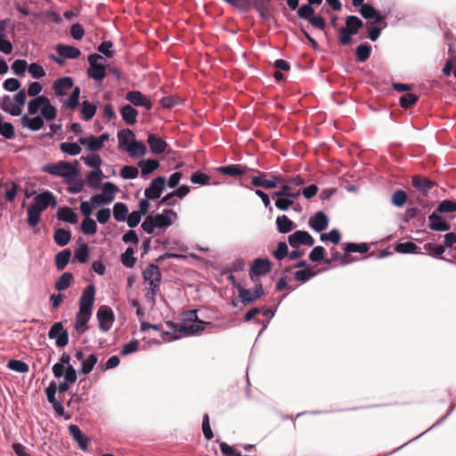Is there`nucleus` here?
Instances as JSON below:
<instances>
[{"mask_svg":"<svg viewBox=\"0 0 456 456\" xmlns=\"http://www.w3.org/2000/svg\"><path fill=\"white\" fill-rule=\"evenodd\" d=\"M95 299V286L89 284L82 292L79 299V310L76 315L74 328L82 335L88 329L87 323L92 316L93 306Z\"/></svg>","mask_w":456,"mask_h":456,"instance_id":"f257e3e1","label":"nucleus"},{"mask_svg":"<svg viewBox=\"0 0 456 456\" xmlns=\"http://www.w3.org/2000/svg\"><path fill=\"white\" fill-rule=\"evenodd\" d=\"M53 89L57 96H64L70 89H73L69 98L62 102V106L71 110L78 107L81 91L78 86L74 87L72 77H63L57 79L53 85Z\"/></svg>","mask_w":456,"mask_h":456,"instance_id":"f03ea898","label":"nucleus"},{"mask_svg":"<svg viewBox=\"0 0 456 456\" xmlns=\"http://www.w3.org/2000/svg\"><path fill=\"white\" fill-rule=\"evenodd\" d=\"M144 282L147 284L145 289V299L151 305L156 304V297L160 290L161 272L159 265L150 264L142 272Z\"/></svg>","mask_w":456,"mask_h":456,"instance_id":"7ed1b4c3","label":"nucleus"},{"mask_svg":"<svg viewBox=\"0 0 456 456\" xmlns=\"http://www.w3.org/2000/svg\"><path fill=\"white\" fill-rule=\"evenodd\" d=\"M56 116L57 110L48 99L47 102L41 110V116L30 117L28 114H24L20 118V123L23 127L30 131H38L45 125L44 119L46 121H52L56 118Z\"/></svg>","mask_w":456,"mask_h":456,"instance_id":"20e7f679","label":"nucleus"},{"mask_svg":"<svg viewBox=\"0 0 456 456\" xmlns=\"http://www.w3.org/2000/svg\"><path fill=\"white\" fill-rule=\"evenodd\" d=\"M42 171L53 176L61 177L67 183L73 182L78 175L77 170L69 162L63 160L45 165Z\"/></svg>","mask_w":456,"mask_h":456,"instance_id":"39448f33","label":"nucleus"},{"mask_svg":"<svg viewBox=\"0 0 456 456\" xmlns=\"http://www.w3.org/2000/svg\"><path fill=\"white\" fill-rule=\"evenodd\" d=\"M102 55L93 53L88 56L89 68L87 74L94 80L102 81L106 76L105 65L102 62Z\"/></svg>","mask_w":456,"mask_h":456,"instance_id":"423d86ee","label":"nucleus"},{"mask_svg":"<svg viewBox=\"0 0 456 456\" xmlns=\"http://www.w3.org/2000/svg\"><path fill=\"white\" fill-rule=\"evenodd\" d=\"M118 191V186L111 183L106 182L99 194H95L91 198V202L94 205L110 204L115 200V195Z\"/></svg>","mask_w":456,"mask_h":456,"instance_id":"0eeeda50","label":"nucleus"},{"mask_svg":"<svg viewBox=\"0 0 456 456\" xmlns=\"http://www.w3.org/2000/svg\"><path fill=\"white\" fill-rule=\"evenodd\" d=\"M235 288L239 292V297L241 302L245 305L260 298L261 296L264 294V289L260 282H256V288L254 289H245L240 284H236Z\"/></svg>","mask_w":456,"mask_h":456,"instance_id":"6e6552de","label":"nucleus"},{"mask_svg":"<svg viewBox=\"0 0 456 456\" xmlns=\"http://www.w3.org/2000/svg\"><path fill=\"white\" fill-rule=\"evenodd\" d=\"M166 324L167 326L174 330L175 332L181 333L183 336L198 335L205 329V326L202 322H200V323L191 324H181L174 323L172 322H167Z\"/></svg>","mask_w":456,"mask_h":456,"instance_id":"1a4fd4ad","label":"nucleus"},{"mask_svg":"<svg viewBox=\"0 0 456 456\" xmlns=\"http://www.w3.org/2000/svg\"><path fill=\"white\" fill-rule=\"evenodd\" d=\"M50 339H55V344L58 347H64L69 343V333L63 328L61 322H55L48 332Z\"/></svg>","mask_w":456,"mask_h":456,"instance_id":"9d476101","label":"nucleus"},{"mask_svg":"<svg viewBox=\"0 0 456 456\" xmlns=\"http://www.w3.org/2000/svg\"><path fill=\"white\" fill-rule=\"evenodd\" d=\"M97 319L99 321V329L103 332H107L110 330L115 321L114 313L110 306L102 305L97 311Z\"/></svg>","mask_w":456,"mask_h":456,"instance_id":"9b49d317","label":"nucleus"},{"mask_svg":"<svg viewBox=\"0 0 456 456\" xmlns=\"http://www.w3.org/2000/svg\"><path fill=\"white\" fill-rule=\"evenodd\" d=\"M305 183V180L301 175H296L286 183H283L280 185V191L283 192V196L298 198L300 196V189L297 191H293V188H297Z\"/></svg>","mask_w":456,"mask_h":456,"instance_id":"f8f14e48","label":"nucleus"},{"mask_svg":"<svg viewBox=\"0 0 456 456\" xmlns=\"http://www.w3.org/2000/svg\"><path fill=\"white\" fill-rule=\"evenodd\" d=\"M167 185L166 178L163 176H158L154 178L150 186L145 189L144 195L147 199L157 200L161 196L162 191L165 190Z\"/></svg>","mask_w":456,"mask_h":456,"instance_id":"ddd939ff","label":"nucleus"},{"mask_svg":"<svg viewBox=\"0 0 456 456\" xmlns=\"http://www.w3.org/2000/svg\"><path fill=\"white\" fill-rule=\"evenodd\" d=\"M289 244L296 248L300 245L313 246L314 240L312 235L306 231H296L288 238Z\"/></svg>","mask_w":456,"mask_h":456,"instance_id":"4468645a","label":"nucleus"},{"mask_svg":"<svg viewBox=\"0 0 456 456\" xmlns=\"http://www.w3.org/2000/svg\"><path fill=\"white\" fill-rule=\"evenodd\" d=\"M126 100L134 106L143 107L146 110L152 109V102L140 91H128L126 94Z\"/></svg>","mask_w":456,"mask_h":456,"instance_id":"2eb2a0df","label":"nucleus"},{"mask_svg":"<svg viewBox=\"0 0 456 456\" xmlns=\"http://www.w3.org/2000/svg\"><path fill=\"white\" fill-rule=\"evenodd\" d=\"M32 205L43 212L49 206L55 207L57 202L53 194L51 191H45L35 196Z\"/></svg>","mask_w":456,"mask_h":456,"instance_id":"dca6fc26","label":"nucleus"},{"mask_svg":"<svg viewBox=\"0 0 456 456\" xmlns=\"http://www.w3.org/2000/svg\"><path fill=\"white\" fill-rule=\"evenodd\" d=\"M309 226L316 232L325 231L329 226V218L322 211L316 212L309 219Z\"/></svg>","mask_w":456,"mask_h":456,"instance_id":"f3484780","label":"nucleus"},{"mask_svg":"<svg viewBox=\"0 0 456 456\" xmlns=\"http://www.w3.org/2000/svg\"><path fill=\"white\" fill-rule=\"evenodd\" d=\"M217 171L225 175L229 176H241L248 171H253V168L248 167L247 166H240L236 164L222 166L217 167Z\"/></svg>","mask_w":456,"mask_h":456,"instance_id":"a211bd4d","label":"nucleus"},{"mask_svg":"<svg viewBox=\"0 0 456 456\" xmlns=\"http://www.w3.org/2000/svg\"><path fill=\"white\" fill-rule=\"evenodd\" d=\"M69 431L72 438L77 443L79 448L82 451H86L90 442L89 436L83 434L79 427L74 424L69 425Z\"/></svg>","mask_w":456,"mask_h":456,"instance_id":"6ab92c4d","label":"nucleus"},{"mask_svg":"<svg viewBox=\"0 0 456 456\" xmlns=\"http://www.w3.org/2000/svg\"><path fill=\"white\" fill-rule=\"evenodd\" d=\"M435 184L434 182L425 176L415 175L412 177V186L424 196L428 194Z\"/></svg>","mask_w":456,"mask_h":456,"instance_id":"aec40b11","label":"nucleus"},{"mask_svg":"<svg viewBox=\"0 0 456 456\" xmlns=\"http://www.w3.org/2000/svg\"><path fill=\"white\" fill-rule=\"evenodd\" d=\"M428 228L436 232H446L450 230V224L435 211L428 216Z\"/></svg>","mask_w":456,"mask_h":456,"instance_id":"412c9836","label":"nucleus"},{"mask_svg":"<svg viewBox=\"0 0 456 456\" xmlns=\"http://www.w3.org/2000/svg\"><path fill=\"white\" fill-rule=\"evenodd\" d=\"M147 142L151 152L157 155L162 154L167 147L166 141L155 134H150L148 135Z\"/></svg>","mask_w":456,"mask_h":456,"instance_id":"4be33fe9","label":"nucleus"},{"mask_svg":"<svg viewBox=\"0 0 456 456\" xmlns=\"http://www.w3.org/2000/svg\"><path fill=\"white\" fill-rule=\"evenodd\" d=\"M272 269V263L269 259H263V258H256L254 260L251 267L250 272L254 275H265L268 273Z\"/></svg>","mask_w":456,"mask_h":456,"instance_id":"5701e85b","label":"nucleus"},{"mask_svg":"<svg viewBox=\"0 0 456 456\" xmlns=\"http://www.w3.org/2000/svg\"><path fill=\"white\" fill-rule=\"evenodd\" d=\"M170 215L176 216V213L171 209L165 210L161 214L152 216L153 221L158 229H165L172 224Z\"/></svg>","mask_w":456,"mask_h":456,"instance_id":"b1692460","label":"nucleus"},{"mask_svg":"<svg viewBox=\"0 0 456 456\" xmlns=\"http://www.w3.org/2000/svg\"><path fill=\"white\" fill-rule=\"evenodd\" d=\"M57 53L63 59H77L81 52L78 48L68 45L60 44L56 46Z\"/></svg>","mask_w":456,"mask_h":456,"instance_id":"393cba45","label":"nucleus"},{"mask_svg":"<svg viewBox=\"0 0 456 456\" xmlns=\"http://www.w3.org/2000/svg\"><path fill=\"white\" fill-rule=\"evenodd\" d=\"M0 102V108L4 112H7L13 117H17L21 114L22 109H20V106H16L13 100L9 95H4Z\"/></svg>","mask_w":456,"mask_h":456,"instance_id":"a878e982","label":"nucleus"},{"mask_svg":"<svg viewBox=\"0 0 456 456\" xmlns=\"http://www.w3.org/2000/svg\"><path fill=\"white\" fill-rule=\"evenodd\" d=\"M254 173H256L257 175L254 176L251 179V183L256 187H263L265 189H274L277 187V183L273 180H269L265 178V175L261 174L260 171L256 169H253Z\"/></svg>","mask_w":456,"mask_h":456,"instance_id":"bb28decb","label":"nucleus"},{"mask_svg":"<svg viewBox=\"0 0 456 456\" xmlns=\"http://www.w3.org/2000/svg\"><path fill=\"white\" fill-rule=\"evenodd\" d=\"M120 115L127 125L132 126L137 121L138 111L130 104H126L120 109Z\"/></svg>","mask_w":456,"mask_h":456,"instance_id":"cd10ccee","label":"nucleus"},{"mask_svg":"<svg viewBox=\"0 0 456 456\" xmlns=\"http://www.w3.org/2000/svg\"><path fill=\"white\" fill-rule=\"evenodd\" d=\"M57 218L71 224L77 223V215L69 207L61 208L57 212Z\"/></svg>","mask_w":456,"mask_h":456,"instance_id":"c85d7f7f","label":"nucleus"},{"mask_svg":"<svg viewBox=\"0 0 456 456\" xmlns=\"http://www.w3.org/2000/svg\"><path fill=\"white\" fill-rule=\"evenodd\" d=\"M47 100L48 98L45 95L37 96L30 100L28 104V115H36L39 110L41 111Z\"/></svg>","mask_w":456,"mask_h":456,"instance_id":"c756f323","label":"nucleus"},{"mask_svg":"<svg viewBox=\"0 0 456 456\" xmlns=\"http://www.w3.org/2000/svg\"><path fill=\"white\" fill-rule=\"evenodd\" d=\"M126 151H127L132 158L142 157L146 154V146L142 142L134 140L126 147Z\"/></svg>","mask_w":456,"mask_h":456,"instance_id":"7c9ffc66","label":"nucleus"},{"mask_svg":"<svg viewBox=\"0 0 456 456\" xmlns=\"http://www.w3.org/2000/svg\"><path fill=\"white\" fill-rule=\"evenodd\" d=\"M277 230L280 233H289L297 225L285 215L278 216L276 218Z\"/></svg>","mask_w":456,"mask_h":456,"instance_id":"2f4dec72","label":"nucleus"},{"mask_svg":"<svg viewBox=\"0 0 456 456\" xmlns=\"http://www.w3.org/2000/svg\"><path fill=\"white\" fill-rule=\"evenodd\" d=\"M138 167L141 168L142 176H146L159 167V162L156 159H143L138 162Z\"/></svg>","mask_w":456,"mask_h":456,"instance_id":"473e14b6","label":"nucleus"},{"mask_svg":"<svg viewBox=\"0 0 456 456\" xmlns=\"http://www.w3.org/2000/svg\"><path fill=\"white\" fill-rule=\"evenodd\" d=\"M360 13L364 19H375L374 21L376 22H379L384 19V16L380 15L373 6L368 4H362Z\"/></svg>","mask_w":456,"mask_h":456,"instance_id":"72a5a7b5","label":"nucleus"},{"mask_svg":"<svg viewBox=\"0 0 456 456\" xmlns=\"http://www.w3.org/2000/svg\"><path fill=\"white\" fill-rule=\"evenodd\" d=\"M363 26V22L357 16L350 15L346 17V26L343 27L349 33L355 35L359 29Z\"/></svg>","mask_w":456,"mask_h":456,"instance_id":"f704fd0d","label":"nucleus"},{"mask_svg":"<svg viewBox=\"0 0 456 456\" xmlns=\"http://www.w3.org/2000/svg\"><path fill=\"white\" fill-rule=\"evenodd\" d=\"M135 134L130 129H123L118 133V140L119 148L126 151V147L134 141Z\"/></svg>","mask_w":456,"mask_h":456,"instance_id":"c9c22d12","label":"nucleus"},{"mask_svg":"<svg viewBox=\"0 0 456 456\" xmlns=\"http://www.w3.org/2000/svg\"><path fill=\"white\" fill-rule=\"evenodd\" d=\"M96 112V105L89 101H84L81 105V118L85 121L91 120Z\"/></svg>","mask_w":456,"mask_h":456,"instance_id":"e433bc0d","label":"nucleus"},{"mask_svg":"<svg viewBox=\"0 0 456 456\" xmlns=\"http://www.w3.org/2000/svg\"><path fill=\"white\" fill-rule=\"evenodd\" d=\"M71 238V232L68 230L59 228L54 232L53 240L58 246H66Z\"/></svg>","mask_w":456,"mask_h":456,"instance_id":"4c0bfd02","label":"nucleus"},{"mask_svg":"<svg viewBox=\"0 0 456 456\" xmlns=\"http://www.w3.org/2000/svg\"><path fill=\"white\" fill-rule=\"evenodd\" d=\"M89 257V248L87 244L81 243L74 252L73 262L77 261L80 264L86 263Z\"/></svg>","mask_w":456,"mask_h":456,"instance_id":"58836bf2","label":"nucleus"},{"mask_svg":"<svg viewBox=\"0 0 456 456\" xmlns=\"http://www.w3.org/2000/svg\"><path fill=\"white\" fill-rule=\"evenodd\" d=\"M71 252L69 249H64L58 252L55 256V266L59 271L63 270L70 260Z\"/></svg>","mask_w":456,"mask_h":456,"instance_id":"ea45409f","label":"nucleus"},{"mask_svg":"<svg viewBox=\"0 0 456 456\" xmlns=\"http://www.w3.org/2000/svg\"><path fill=\"white\" fill-rule=\"evenodd\" d=\"M103 177L102 170H93L86 175V181L91 188H97Z\"/></svg>","mask_w":456,"mask_h":456,"instance_id":"a19ab883","label":"nucleus"},{"mask_svg":"<svg viewBox=\"0 0 456 456\" xmlns=\"http://www.w3.org/2000/svg\"><path fill=\"white\" fill-rule=\"evenodd\" d=\"M27 213H28V218H27L28 224L31 227L37 226L41 218V214H42L41 209H38L37 208L34 207L33 205H30L27 209Z\"/></svg>","mask_w":456,"mask_h":456,"instance_id":"79ce46f5","label":"nucleus"},{"mask_svg":"<svg viewBox=\"0 0 456 456\" xmlns=\"http://www.w3.org/2000/svg\"><path fill=\"white\" fill-rule=\"evenodd\" d=\"M97 361L98 358L96 354H90L86 359L82 361V367L78 373L85 375L89 374L94 370V367L97 363Z\"/></svg>","mask_w":456,"mask_h":456,"instance_id":"37998d69","label":"nucleus"},{"mask_svg":"<svg viewBox=\"0 0 456 456\" xmlns=\"http://www.w3.org/2000/svg\"><path fill=\"white\" fill-rule=\"evenodd\" d=\"M128 215V208L123 202H117L113 207V216L118 222H124Z\"/></svg>","mask_w":456,"mask_h":456,"instance_id":"c03bdc74","label":"nucleus"},{"mask_svg":"<svg viewBox=\"0 0 456 456\" xmlns=\"http://www.w3.org/2000/svg\"><path fill=\"white\" fill-rule=\"evenodd\" d=\"M73 281V274L71 273H63L56 281L55 288L59 291L67 289Z\"/></svg>","mask_w":456,"mask_h":456,"instance_id":"a18cd8bd","label":"nucleus"},{"mask_svg":"<svg viewBox=\"0 0 456 456\" xmlns=\"http://www.w3.org/2000/svg\"><path fill=\"white\" fill-rule=\"evenodd\" d=\"M149 329H152L154 330H157V331H160L161 332V338L164 341H172V340H175L176 338H178L177 336H172L170 334V332L168 331H162L161 330V328L159 325L158 324H151V323H149V322H142V331H145Z\"/></svg>","mask_w":456,"mask_h":456,"instance_id":"49530a36","label":"nucleus"},{"mask_svg":"<svg viewBox=\"0 0 456 456\" xmlns=\"http://www.w3.org/2000/svg\"><path fill=\"white\" fill-rule=\"evenodd\" d=\"M81 160L89 167L94 168V170H102V159L98 154H90L87 156H82Z\"/></svg>","mask_w":456,"mask_h":456,"instance_id":"de8ad7c7","label":"nucleus"},{"mask_svg":"<svg viewBox=\"0 0 456 456\" xmlns=\"http://www.w3.org/2000/svg\"><path fill=\"white\" fill-rule=\"evenodd\" d=\"M79 142L83 145H87L88 150L91 151H97L102 148L101 142L98 141V138L94 135H90L88 137H80Z\"/></svg>","mask_w":456,"mask_h":456,"instance_id":"09e8293b","label":"nucleus"},{"mask_svg":"<svg viewBox=\"0 0 456 456\" xmlns=\"http://www.w3.org/2000/svg\"><path fill=\"white\" fill-rule=\"evenodd\" d=\"M418 249H419V248L411 241L398 243L395 246V250L402 254L419 253Z\"/></svg>","mask_w":456,"mask_h":456,"instance_id":"8fccbe9b","label":"nucleus"},{"mask_svg":"<svg viewBox=\"0 0 456 456\" xmlns=\"http://www.w3.org/2000/svg\"><path fill=\"white\" fill-rule=\"evenodd\" d=\"M60 149L62 152L70 156L78 155L81 151V147L77 142H61Z\"/></svg>","mask_w":456,"mask_h":456,"instance_id":"3c124183","label":"nucleus"},{"mask_svg":"<svg viewBox=\"0 0 456 456\" xmlns=\"http://www.w3.org/2000/svg\"><path fill=\"white\" fill-rule=\"evenodd\" d=\"M371 46L368 44H362L355 50L356 58L359 61L363 62L370 58Z\"/></svg>","mask_w":456,"mask_h":456,"instance_id":"603ef678","label":"nucleus"},{"mask_svg":"<svg viewBox=\"0 0 456 456\" xmlns=\"http://www.w3.org/2000/svg\"><path fill=\"white\" fill-rule=\"evenodd\" d=\"M7 368L19 373H26L29 370L28 365L25 362L14 359L8 362Z\"/></svg>","mask_w":456,"mask_h":456,"instance_id":"864d4df0","label":"nucleus"},{"mask_svg":"<svg viewBox=\"0 0 456 456\" xmlns=\"http://www.w3.org/2000/svg\"><path fill=\"white\" fill-rule=\"evenodd\" d=\"M442 214H450L456 212V202L453 200H444L441 201L436 210Z\"/></svg>","mask_w":456,"mask_h":456,"instance_id":"5fc2aeb1","label":"nucleus"},{"mask_svg":"<svg viewBox=\"0 0 456 456\" xmlns=\"http://www.w3.org/2000/svg\"><path fill=\"white\" fill-rule=\"evenodd\" d=\"M134 251L132 248H127L126 251L121 255V262L122 264L129 268L134 267L136 262V258L134 257Z\"/></svg>","mask_w":456,"mask_h":456,"instance_id":"6e6d98bb","label":"nucleus"},{"mask_svg":"<svg viewBox=\"0 0 456 456\" xmlns=\"http://www.w3.org/2000/svg\"><path fill=\"white\" fill-rule=\"evenodd\" d=\"M81 230L85 234H94L97 231L96 222L90 217L85 218L81 224Z\"/></svg>","mask_w":456,"mask_h":456,"instance_id":"4d7b16f0","label":"nucleus"},{"mask_svg":"<svg viewBox=\"0 0 456 456\" xmlns=\"http://www.w3.org/2000/svg\"><path fill=\"white\" fill-rule=\"evenodd\" d=\"M12 72L17 76H24L28 69V62L25 60H15L12 64Z\"/></svg>","mask_w":456,"mask_h":456,"instance_id":"13d9d810","label":"nucleus"},{"mask_svg":"<svg viewBox=\"0 0 456 456\" xmlns=\"http://www.w3.org/2000/svg\"><path fill=\"white\" fill-rule=\"evenodd\" d=\"M320 239L322 241L329 240L334 244H338L341 240V235L338 230L332 229L328 233H322Z\"/></svg>","mask_w":456,"mask_h":456,"instance_id":"bf43d9fd","label":"nucleus"},{"mask_svg":"<svg viewBox=\"0 0 456 456\" xmlns=\"http://www.w3.org/2000/svg\"><path fill=\"white\" fill-rule=\"evenodd\" d=\"M369 248H370L366 243L357 244L351 242L346 246L345 251L346 253H347V255L353 252L366 253L369 250Z\"/></svg>","mask_w":456,"mask_h":456,"instance_id":"052dcab7","label":"nucleus"},{"mask_svg":"<svg viewBox=\"0 0 456 456\" xmlns=\"http://www.w3.org/2000/svg\"><path fill=\"white\" fill-rule=\"evenodd\" d=\"M209 180V176L200 171L194 172L191 176V182L200 185H208Z\"/></svg>","mask_w":456,"mask_h":456,"instance_id":"680f3d73","label":"nucleus"},{"mask_svg":"<svg viewBox=\"0 0 456 456\" xmlns=\"http://www.w3.org/2000/svg\"><path fill=\"white\" fill-rule=\"evenodd\" d=\"M28 70L33 78H41L45 76V71L42 65L33 62L28 66Z\"/></svg>","mask_w":456,"mask_h":456,"instance_id":"e2e57ef3","label":"nucleus"},{"mask_svg":"<svg viewBox=\"0 0 456 456\" xmlns=\"http://www.w3.org/2000/svg\"><path fill=\"white\" fill-rule=\"evenodd\" d=\"M138 174V168L134 166H124L120 171L123 179H135Z\"/></svg>","mask_w":456,"mask_h":456,"instance_id":"0e129e2a","label":"nucleus"},{"mask_svg":"<svg viewBox=\"0 0 456 456\" xmlns=\"http://www.w3.org/2000/svg\"><path fill=\"white\" fill-rule=\"evenodd\" d=\"M296 198L285 196L282 199H277L275 207L281 211H287L293 204Z\"/></svg>","mask_w":456,"mask_h":456,"instance_id":"69168bd1","label":"nucleus"},{"mask_svg":"<svg viewBox=\"0 0 456 456\" xmlns=\"http://www.w3.org/2000/svg\"><path fill=\"white\" fill-rule=\"evenodd\" d=\"M376 21H372L367 24L368 27V37L372 42H375L380 36L382 28L377 26Z\"/></svg>","mask_w":456,"mask_h":456,"instance_id":"338daca9","label":"nucleus"},{"mask_svg":"<svg viewBox=\"0 0 456 456\" xmlns=\"http://www.w3.org/2000/svg\"><path fill=\"white\" fill-rule=\"evenodd\" d=\"M407 200V194L403 190H397L392 196V203L396 207H403Z\"/></svg>","mask_w":456,"mask_h":456,"instance_id":"774afa93","label":"nucleus"}]
</instances>
